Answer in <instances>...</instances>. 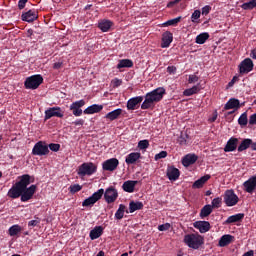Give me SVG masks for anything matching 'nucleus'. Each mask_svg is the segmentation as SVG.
<instances>
[{"mask_svg":"<svg viewBox=\"0 0 256 256\" xmlns=\"http://www.w3.org/2000/svg\"><path fill=\"white\" fill-rule=\"evenodd\" d=\"M167 73H169L170 75H175V73H177V67H175V66H168L167 67Z\"/></svg>","mask_w":256,"mask_h":256,"instance_id":"nucleus-51","label":"nucleus"},{"mask_svg":"<svg viewBox=\"0 0 256 256\" xmlns=\"http://www.w3.org/2000/svg\"><path fill=\"white\" fill-rule=\"evenodd\" d=\"M166 176L169 181H177L179 177H181V171L177 169L175 166H168L166 170Z\"/></svg>","mask_w":256,"mask_h":256,"instance_id":"nucleus-14","label":"nucleus"},{"mask_svg":"<svg viewBox=\"0 0 256 256\" xmlns=\"http://www.w3.org/2000/svg\"><path fill=\"white\" fill-rule=\"evenodd\" d=\"M81 189H83V186L79 185V184H74V185H71L69 187V191L72 193V194H75V193H79V191H81Z\"/></svg>","mask_w":256,"mask_h":256,"instance_id":"nucleus-44","label":"nucleus"},{"mask_svg":"<svg viewBox=\"0 0 256 256\" xmlns=\"http://www.w3.org/2000/svg\"><path fill=\"white\" fill-rule=\"evenodd\" d=\"M199 81V77L197 75H190L188 79V83H197Z\"/></svg>","mask_w":256,"mask_h":256,"instance_id":"nucleus-53","label":"nucleus"},{"mask_svg":"<svg viewBox=\"0 0 256 256\" xmlns=\"http://www.w3.org/2000/svg\"><path fill=\"white\" fill-rule=\"evenodd\" d=\"M48 149H50V151H54L55 153H57V151H59L61 149V145L55 144V143H50L48 145Z\"/></svg>","mask_w":256,"mask_h":256,"instance_id":"nucleus-46","label":"nucleus"},{"mask_svg":"<svg viewBox=\"0 0 256 256\" xmlns=\"http://www.w3.org/2000/svg\"><path fill=\"white\" fill-rule=\"evenodd\" d=\"M72 125H75L76 127H83V125H85V120L77 119L76 121L72 122Z\"/></svg>","mask_w":256,"mask_h":256,"instance_id":"nucleus-50","label":"nucleus"},{"mask_svg":"<svg viewBox=\"0 0 256 256\" xmlns=\"http://www.w3.org/2000/svg\"><path fill=\"white\" fill-rule=\"evenodd\" d=\"M165 157H167V151H161L155 155V161H159V159H165Z\"/></svg>","mask_w":256,"mask_h":256,"instance_id":"nucleus-48","label":"nucleus"},{"mask_svg":"<svg viewBox=\"0 0 256 256\" xmlns=\"http://www.w3.org/2000/svg\"><path fill=\"white\" fill-rule=\"evenodd\" d=\"M103 193H105V190L103 188L94 192L90 197L82 202V207H93V205H95V203H97V201H99L101 197H103Z\"/></svg>","mask_w":256,"mask_h":256,"instance_id":"nucleus-8","label":"nucleus"},{"mask_svg":"<svg viewBox=\"0 0 256 256\" xmlns=\"http://www.w3.org/2000/svg\"><path fill=\"white\" fill-rule=\"evenodd\" d=\"M244 191L246 193L252 194L256 189V175L250 177L247 181L243 183Z\"/></svg>","mask_w":256,"mask_h":256,"instance_id":"nucleus-17","label":"nucleus"},{"mask_svg":"<svg viewBox=\"0 0 256 256\" xmlns=\"http://www.w3.org/2000/svg\"><path fill=\"white\" fill-rule=\"evenodd\" d=\"M123 113V109L118 108L114 111H111L105 115V119H108L109 121H115V119H119V116Z\"/></svg>","mask_w":256,"mask_h":256,"instance_id":"nucleus-33","label":"nucleus"},{"mask_svg":"<svg viewBox=\"0 0 256 256\" xmlns=\"http://www.w3.org/2000/svg\"><path fill=\"white\" fill-rule=\"evenodd\" d=\"M256 7V0H250L249 2H246L242 5V9L245 11L255 9Z\"/></svg>","mask_w":256,"mask_h":256,"instance_id":"nucleus-40","label":"nucleus"},{"mask_svg":"<svg viewBox=\"0 0 256 256\" xmlns=\"http://www.w3.org/2000/svg\"><path fill=\"white\" fill-rule=\"evenodd\" d=\"M247 123H249V119L247 118V112H244L238 118V124L240 125V127H245L247 126Z\"/></svg>","mask_w":256,"mask_h":256,"instance_id":"nucleus-39","label":"nucleus"},{"mask_svg":"<svg viewBox=\"0 0 256 256\" xmlns=\"http://www.w3.org/2000/svg\"><path fill=\"white\" fill-rule=\"evenodd\" d=\"M113 25V21L102 19L98 22V29H100L102 33H107Z\"/></svg>","mask_w":256,"mask_h":256,"instance_id":"nucleus-23","label":"nucleus"},{"mask_svg":"<svg viewBox=\"0 0 256 256\" xmlns=\"http://www.w3.org/2000/svg\"><path fill=\"white\" fill-rule=\"evenodd\" d=\"M223 204V199L221 197L214 198L212 200V209H219Z\"/></svg>","mask_w":256,"mask_h":256,"instance_id":"nucleus-42","label":"nucleus"},{"mask_svg":"<svg viewBox=\"0 0 256 256\" xmlns=\"http://www.w3.org/2000/svg\"><path fill=\"white\" fill-rule=\"evenodd\" d=\"M198 91H200L199 86H193L192 88L184 90L183 95L185 97H191V95H197Z\"/></svg>","mask_w":256,"mask_h":256,"instance_id":"nucleus-38","label":"nucleus"},{"mask_svg":"<svg viewBox=\"0 0 256 256\" xmlns=\"http://www.w3.org/2000/svg\"><path fill=\"white\" fill-rule=\"evenodd\" d=\"M97 173V164L93 162H84L82 163L77 170V175L80 177H91Z\"/></svg>","mask_w":256,"mask_h":256,"instance_id":"nucleus-4","label":"nucleus"},{"mask_svg":"<svg viewBox=\"0 0 256 256\" xmlns=\"http://www.w3.org/2000/svg\"><path fill=\"white\" fill-rule=\"evenodd\" d=\"M236 81H239V77L238 76H234L232 78V80L228 83V87H233V85H235Z\"/></svg>","mask_w":256,"mask_h":256,"instance_id":"nucleus-56","label":"nucleus"},{"mask_svg":"<svg viewBox=\"0 0 256 256\" xmlns=\"http://www.w3.org/2000/svg\"><path fill=\"white\" fill-rule=\"evenodd\" d=\"M63 67V62H56L53 64V69H61Z\"/></svg>","mask_w":256,"mask_h":256,"instance_id":"nucleus-59","label":"nucleus"},{"mask_svg":"<svg viewBox=\"0 0 256 256\" xmlns=\"http://www.w3.org/2000/svg\"><path fill=\"white\" fill-rule=\"evenodd\" d=\"M22 231H23V228L18 224H15L9 228L8 233L10 237H15L19 235V233H21Z\"/></svg>","mask_w":256,"mask_h":256,"instance_id":"nucleus-36","label":"nucleus"},{"mask_svg":"<svg viewBox=\"0 0 256 256\" xmlns=\"http://www.w3.org/2000/svg\"><path fill=\"white\" fill-rule=\"evenodd\" d=\"M138 149H141V150L149 149V140H140L138 142Z\"/></svg>","mask_w":256,"mask_h":256,"instance_id":"nucleus-43","label":"nucleus"},{"mask_svg":"<svg viewBox=\"0 0 256 256\" xmlns=\"http://www.w3.org/2000/svg\"><path fill=\"white\" fill-rule=\"evenodd\" d=\"M139 183L137 180H127L123 183L122 189L126 193H134L135 192V186Z\"/></svg>","mask_w":256,"mask_h":256,"instance_id":"nucleus-21","label":"nucleus"},{"mask_svg":"<svg viewBox=\"0 0 256 256\" xmlns=\"http://www.w3.org/2000/svg\"><path fill=\"white\" fill-rule=\"evenodd\" d=\"M43 83V76L41 74L32 75L27 77L24 82L25 89H39V86Z\"/></svg>","mask_w":256,"mask_h":256,"instance_id":"nucleus-5","label":"nucleus"},{"mask_svg":"<svg viewBox=\"0 0 256 256\" xmlns=\"http://www.w3.org/2000/svg\"><path fill=\"white\" fill-rule=\"evenodd\" d=\"M28 0H19L18 2V8L19 9H25V5L27 4Z\"/></svg>","mask_w":256,"mask_h":256,"instance_id":"nucleus-55","label":"nucleus"},{"mask_svg":"<svg viewBox=\"0 0 256 256\" xmlns=\"http://www.w3.org/2000/svg\"><path fill=\"white\" fill-rule=\"evenodd\" d=\"M250 56L252 57V59H256V49L251 51Z\"/></svg>","mask_w":256,"mask_h":256,"instance_id":"nucleus-61","label":"nucleus"},{"mask_svg":"<svg viewBox=\"0 0 256 256\" xmlns=\"http://www.w3.org/2000/svg\"><path fill=\"white\" fill-rule=\"evenodd\" d=\"M32 155H38V157L49 155V146L43 141L37 142L32 149Z\"/></svg>","mask_w":256,"mask_h":256,"instance_id":"nucleus-9","label":"nucleus"},{"mask_svg":"<svg viewBox=\"0 0 256 256\" xmlns=\"http://www.w3.org/2000/svg\"><path fill=\"white\" fill-rule=\"evenodd\" d=\"M200 17H201V11L195 10V11L192 13V16H191V21H192V23H197V19H199Z\"/></svg>","mask_w":256,"mask_h":256,"instance_id":"nucleus-45","label":"nucleus"},{"mask_svg":"<svg viewBox=\"0 0 256 256\" xmlns=\"http://www.w3.org/2000/svg\"><path fill=\"white\" fill-rule=\"evenodd\" d=\"M96 256H105V252L100 251V252H98V254Z\"/></svg>","mask_w":256,"mask_h":256,"instance_id":"nucleus-63","label":"nucleus"},{"mask_svg":"<svg viewBox=\"0 0 256 256\" xmlns=\"http://www.w3.org/2000/svg\"><path fill=\"white\" fill-rule=\"evenodd\" d=\"M255 64H253V60L251 58H245L238 66L240 75H247V73H251Z\"/></svg>","mask_w":256,"mask_h":256,"instance_id":"nucleus-11","label":"nucleus"},{"mask_svg":"<svg viewBox=\"0 0 256 256\" xmlns=\"http://www.w3.org/2000/svg\"><path fill=\"white\" fill-rule=\"evenodd\" d=\"M241 102L237 98H230L224 106L225 111H229L230 109H240Z\"/></svg>","mask_w":256,"mask_h":256,"instance_id":"nucleus-22","label":"nucleus"},{"mask_svg":"<svg viewBox=\"0 0 256 256\" xmlns=\"http://www.w3.org/2000/svg\"><path fill=\"white\" fill-rule=\"evenodd\" d=\"M239 144V139L235 138V137H231L225 147H224V151L225 153H231L233 151L237 150V145Z\"/></svg>","mask_w":256,"mask_h":256,"instance_id":"nucleus-20","label":"nucleus"},{"mask_svg":"<svg viewBox=\"0 0 256 256\" xmlns=\"http://www.w3.org/2000/svg\"><path fill=\"white\" fill-rule=\"evenodd\" d=\"M210 12H211V6L206 5L202 8V15H209Z\"/></svg>","mask_w":256,"mask_h":256,"instance_id":"nucleus-52","label":"nucleus"},{"mask_svg":"<svg viewBox=\"0 0 256 256\" xmlns=\"http://www.w3.org/2000/svg\"><path fill=\"white\" fill-rule=\"evenodd\" d=\"M211 179V175L206 174L202 176L200 179L196 180L193 185L192 189H201L203 186L208 182V180Z\"/></svg>","mask_w":256,"mask_h":256,"instance_id":"nucleus-27","label":"nucleus"},{"mask_svg":"<svg viewBox=\"0 0 256 256\" xmlns=\"http://www.w3.org/2000/svg\"><path fill=\"white\" fill-rule=\"evenodd\" d=\"M253 255H255V251L250 250V251L244 253L242 256H253Z\"/></svg>","mask_w":256,"mask_h":256,"instance_id":"nucleus-60","label":"nucleus"},{"mask_svg":"<svg viewBox=\"0 0 256 256\" xmlns=\"http://www.w3.org/2000/svg\"><path fill=\"white\" fill-rule=\"evenodd\" d=\"M245 219L244 213H238L232 216H229L227 220L225 221L226 225H231L232 223H239Z\"/></svg>","mask_w":256,"mask_h":256,"instance_id":"nucleus-29","label":"nucleus"},{"mask_svg":"<svg viewBox=\"0 0 256 256\" xmlns=\"http://www.w3.org/2000/svg\"><path fill=\"white\" fill-rule=\"evenodd\" d=\"M163 95H165V88H157L151 92H148L144 97L136 96L130 98L127 101L126 107L128 111H135V109L141 105V109L145 111L155 107V103H159V101L163 99Z\"/></svg>","mask_w":256,"mask_h":256,"instance_id":"nucleus-2","label":"nucleus"},{"mask_svg":"<svg viewBox=\"0 0 256 256\" xmlns=\"http://www.w3.org/2000/svg\"><path fill=\"white\" fill-rule=\"evenodd\" d=\"M125 213H129V210H127V207L125 206V204H120L119 208L117 209V211L115 213V219L117 221H121V219H123V217H125Z\"/></svg>","mask_w":256,"mask_h":256,"instance_id":"nucleus-31","label":"nucleus"},{"mask_svg":"<svg viewBox=\"0 0 256 256\" xmlns=\"http://www.w3.org/2000/svg\"><path fill=\"white\" fill-rule=\"evenodd\" d=\"M139 159H141V153L132 152L126 156L125 163L127 165H135Z\"/></svg>","mask_w":256,"mask_h":256,"instance_id":"nucleus-24","label":"nucleus"},{"mask_svg":"<svg viewBox=\"0 0 256 256\" xmlns=\"http://www.w3.org/2000/svg\"><path fill=\"white\" fill-rule=\"evenodd\" d=\"M171 43H173V33H171V31L164 32L162 34L161 48L167 49L170 47Z\"/></svg>","mask_w":256,"mask_h":256,"instance_id":"nucleus-18","label":"nucleus"},{"mask_svg":"<svg viewBox=\"0 0 256 256\" xmlns=\"http://www.w3.org/2000/svg\"><path fill=\"white\" fill-rule=\"evenodd\" d=\"M223 199L226 207H235L239 203V196L235 194V190L233 189L226 190Z\"/></svg>","mask_w":256,"mask_h":256,"instance_id":"nucleus-6","label":"nucleus"},{"mask_svg":"<svg viewBox=\"0 0 256 256\" xmlns=\"http://www.w3.org/2000/svg\"><path fill=\"white\" fill-rule=\"evenodd\" d=\"M103 235V227L102 226H96L94 229L90 231L89 237L91 241H95V239H99Z\"/></svg>","mask_w":256,"mask_h":256,"instance_id":"nucleus-30","label":"nucleus"},{"mask_svg":"<svg viewBox=\"0 0 256 256\" xmlns=\"http://www.w3.org/2000/svg\"><path fill=\"white\" fill-rule=\"evenodd\" d=\"M213 213V207L211 205H205L200 211L201 219H205V217H209Z\"/></svg>","mask_w":256,"mask_h":256,"instance_id":"nucleus-35","label":"nucleus"},{"mask_svg":"<svg viewBox=\"0 0 256 256\" xmlns=\"http://www.w3.org/2000/svg\"><path fill=\"white\" fill-rule=\"evenodd\" d=\"M252 151H256V142L252 144Z\"/></svg>","mask_w":256,"mask_h":256,"instance_id":"nucleus-64","label":"nucleus"},{"mask_svg":"<svg viewBox=\"0 0 256 256\" xmlns=\"http://www.w3.org/2000/svg\"><path fill=\"white\" fill-rule=\"evenodd\" d=\"M31 183H35V176L29 174L18 176V181L8 190L7 196L10 199H19L20 197L22 203L31 201L33 195L37 193V185H30Z\"/></svg>","mask_w":256,"mask_h":256,"instance_id":"nucleus-1","label":"nucleus"},{"mask_svg":"<svg viewBox=\"0 0 256 256\" xmlns=\"http://www.w3.org/2000/svg\"><path fill=\"white\" fill-rule=\"evenodd\" d=\"M207 39H209V33L203 32V33L199 34L198 36H196L195 43H197V45H204V43H206Z\"/></svg>","mask_w":256,"mask_h":256,"instance_id":"nucleus-37","label":"nucleus"},{"mask_svg":"<svg viewBox=\"0 0 256 256\" xmlns=\"http://www.w3.org/2000/svg\"><path fill=\"white\" fill-rule=\"evenodd\" d=\"M103 195L106 203H108V205H111V203H115V201H117V198L119 197V192L113 186H110L105 190Z\"/></svg>","mask_w":256,"mask_h":256,"instance_id":"nucleus-10","label":"nucleus"},{"mask_svg":"<svg viewBox=\"0 0 256 256\" xmlns=\"http://www.w3.org/2000/svg\"><path fill=\"white\" fill-rule=\"evenodd\" d=\"M178 141L181 145H187V139L183 135H181Z\"/></svg>","mask_w":256,"mask_h":256,"instance_id":"nucleus-58","label":"nucleus"},{"mask_svg":"<svg viewBox=\"0 0 256 256\" xmlns=\"http://www.w3.org/2000/svg\"><path fill=\"white\" fill-rule=\"evenodd\" d=\"M41 223V219L37 218L36 220H31L28 222V227H37Z\"/></svg>","mask_w":256,"mask_h":256,"instance_id":"nucleus-49","label":"nucleus"},{"mask_svg":"<svg viewBox=\"0 0 256 256\" xmlns=\"http://www.w3.org/2000/svg\"><path fill=\"white\" fill-rule=\"evenodd\" d=\"M199 159V156L196 154H186L182 160L181 163L184 167H191V165H195L197 163V160Z\"/></svg>","mask_w":256,"mask_h":256,"instance_id":"nucleus-16","label":"nucleus"},{"mask_svg":"<svg viewBox=\"0 0 256 256\" xmlns=\"http://www.w3.org/2000/svg\"><path fill=\"white\" fill-rule=\"evenodd\" d=\"M169 229H171L170 223H165L158 226V231H169Z\"/></svg>","mask_w":256,"mask_h":256,"instance_id":"nucleus-47","label":"nucleus"},{"mask_svg":"<svg viewBox=\"0 0 256 256\" xmlns=\"http://www.w3.org/2000/svg\"><path fill=\"white\" fill-rule=\"evenodd\" d=\"M103 111V105L93 104L87 107L83 113L84 115H94V113H101Z\"/></svg>","mask_w":256,"mask_h":256,"instance_id":"nucleus-26","label":"nucleus"},{"mask_svg":"<svg viewBox=\"0 0 256 256\" xmlns=\"http://www.w3.org/2000/svg\"><path fill=\"white\" fill-rule=\"evenodd\" d=\"M193 226L195 229H198L200 233H207L211 230V223L208 221H196Z\"/></svg>","mask_w":256,"mask_h":256,"instance_id":"nucleus-19","label":"nucleus"},{"mask_svg":"<svg viewBox=\"0 0 256 256\" xmlns=\"http://www.w3.org/2000/svg\"><path fill=\"white\" fill-rule=\"evenodd\" d=\"M81 107H85V100H78L70 105V111H72L74 117H81L83 115V110Z\"/></svg>","mask_w":256,"mask_h":256,"instance_id":"nucleus-12","label":"nucleus"},{"mask_svg":"<svg viewBox=\"0 0 256 256\" xmlns=\"http://www.w3.org/2000/svg\"><path fill=\"white\" fill-rule=\"evenodd\" d=\"M215 121H217V114H215L212 118H211V122L215 123Z\"/></svg>","mask_w":256,"mask_h":256,"instance_id":"nucleus-62","label":"nucleus"},{"mask_svg":"<svg viewBox=\"0 0 256 256\" xmlns=\"http://www.w3.org/2000/svg\"><path fill=\"white\" fill-rule=\"evenodd\" d=\"M249 125H256V113H254L250 116Z\"/></svg>","mask_w":256,"mask_h":256,"instance_id":"nucleus-54","label":"nucleus"},{"mask_svg":"<svg viewBox=\"0 0 256 256\" xmlns=\"http://www.w3.org/2000/svg\"><path fill=\"white\" fill-rule=\"evenodd\" d=\"M131 67H133V60L131 59H121L116 66L117 69H131Z\"/></svg>","mask_w":256,"mask_h":256,"instance_id":"nucleus-32","label":"nucleus"},{"mask_svg":"<svg viewBox=\"0 0 256 256\" xmlns=\"http://www.w3.org/2000/svg\"><path fill=\"white\" fill-rule=\"evenodd\" d=\"M117 167H119V160L117 158H110L102 164V169L104 171H115Z\"/></svg>","mask_w":256,"mask_h":256,"instance_id":"nucleus-13","label":"nucleus"},{"mask_svg":"<svg viewBox=\"0 0 256 256\" xmlns=\"http://www.w3.org/2000/svg\"><path fill=\"white\" fill-rule=\"evenodd\" d=\"M143 209V202L131 201L129 203V213H135V211H141Z\"/></svg>","mask_w":256,"mask_h":256,"instance_id":"nucleus-34","label":"nucleus"},{"mask_svg":"<svg viewBox=\"0 0 256 256\" xmlns=\"http://www.w3.org/2000/svg\"><path fill=\"white\" fill-rule=\"evenodd\" d=\"M22 21H26L27 23H33V21H37L39 19V14L37 10H29L22 14Z\"/></svg>","mask_w":256,"mask_h":256,"instance_id":"nucleus-15","label":"nucleus"},{"mask_svg":"<svg viewBox=\"0 0 256 256\" xmlns=\"http://www.w3.org/2000/svg\"><path fill=\"white\" fill-rule=\"evenodd\" d=\"M44 121H49V119L53 117H58L59 119H63L65 117V111L61 109V107L56 106V107H51L45 110L44 112Z\"/></svg>","mask_w":256,"mask_h":256,"instance_id":"nucleus-7","label":"nucleus"},{"mask_svg":"<svg viewBox=\"0 0 256 256\" xmlns=\"http://www.w3.org/2000/svg\"><path fill=\"white\" fill-rule=\"evenodd\" d=\"M180 22H181V16L166 21V22L163 24V26H164V27H169V26L177 25V23H180Z\"/></svg>","mask_w":256,"mask_h":256,"instance_id":"nucleus-41","label":"nucleus"},{"mask_svg":"<svg viewBox=\"0 0 256 256\" xmlns=\"http://www.w3.org/2000/svg\"><path fill=\"white\" fill-rule=\"evenodd\" d=\"M184 243L189 249H201V246L205 243V238L199 233L186 234L184 236Z\"/></svg>","mask_w":256,"mask_h":256,"instance_id":"nucleus-3","label":"nucleus"},{"mask_svg":"<svg viewBox=\"0 0 256 256\" xmlns=\"http://www.w3.org/2000/svg\"><path fill=\"white\" fill-rule=\"evenodd\" d=\"M253 145H255V142H253L252 139L245 138L244 140H242V142L238 146V152L241 153L243 151H247V149H249V147L251 149H253Z\"/></svg>","mask_w":256,"mask_h":256,"instance_id":"nucleus-25","label":"nucleus"},{"mask_svg":"<svg viewBox=\"0 0 256 256\" xmlns=\"http://www.w3.org/2000/svg\"><path fill=\"white\" fill-rule=\"evenodd\" d=\"M233 239H235L233 235L225 234L220 238L218 245L219 247H227V245H231V243H233Z\"/></svg>","mask_w":256,"mask_h":256,"instance_id":"nucleus-28","label":"nucleus"},{"mask_svg":"<svg viewBox=\"0 0 256 256\" xmlns=\"http://www.w3.org/2000/svg\"><path fill=\"white\" fill-rule=\"evenodd\" d=\"M123 83V81L119 80V79H115L113 81V87H121V84Z\"/></svg>","mask_w":256,"mask_h":256,"instance_id":"nucleus-57","label":"nucleus"}]
</instances>
